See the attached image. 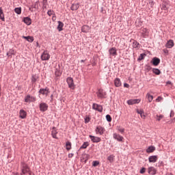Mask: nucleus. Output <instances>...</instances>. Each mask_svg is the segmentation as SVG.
Wrapping results in <instances>:
<instances>
[{
	"label": "nucleus",
	"instance_id": "obj_1",
	"mask_svg": "<svg viewBox=\"0 0 175 175\" xmlns=\"http://www.w3.org/2000/svg\"><path fill=\"white\" fill-rule=\"evenodd\" d=\"M66 83L68 85V88H70V90H75V88H76V85H75V81H73V78L68 77L66 79Z\"/></svg>",
	"mask_w": 175,
	"mask_h": 175
},
{
	"label": "nucleus",
	"instance_id": "obj_2",
	"mask_svg": "<svg viewBox=\"0 0 175 175\" xmlns=\"http://www.w3.org/2000/svg\"><path fill=\"white\" fill-rule=\"evenodd\" d=\"M41 59L42 61H49L50 59V54L44 51L41 55Z\"/></svg>",
	"mask_w": 175,
	"mask_h": 175
},
{
	"label": "nucleus",
	"instance_id": "obj_3",
	"mask_svg": "<svg viewBox=\"0 0 175 175\" xmlns=\"http://www.w3.org/2000/svg\"><path fill=\"white\" fill-rule=\"evenodd\" d=\"M35 100H36V98H35L31 95H27L25 98V102H26L27 103H31V102H35Z\"/></svg>",
	"mask_w": 175,
	"mask_h": 175
},
{
	"label": "nucleus",
	"instance_id": "obj_4",
	"mask_svg": "<svg viewBox=\"0 0 175 175\" xmlns=\"http://www.w3.org/2000/svg\"><path fill=\"white\" fill-rule=\"evenodd\" d=\"M92 109H94V110H97V111H100V113H102L103 111V107H102V105H99L95 103L93 104Z\"/></svg>",
	"mask_w": 175,
	"mask_h": 175
},
{
	"label": "nucleus",
	"instance_id": "obj_5",
	"mask_svg": "<svg viewBox=\"0 0 175 175\" xmlns=\"http://www.w3.org/2000/svg\"><path fill=\"white\" fill-rule=\"evenodd\" d=\"M49 109V105L46 103H41L40 104V111H46Z\"/></svg>",
	"mask_w": 175,
	"mask_h": 175
},
{
	"label": "nucleus",
	"instance_id": "obj_6",
	"mask_svg": "<svg viewBox=\"0 0 175 175\" xmlns=\"http://www.w3.org/2000/svg\"><path fill=\"white\" fill-rule=\"evenodd\" d=\"M39 92L42 95H45V96H47V95H49V94L50 93V91L49 90V88H46L45 89H40Z\"/></svg>",
	"mask_w": 175,
	"mask_h": 175
},
{
	"label": "nucleus",
	"instance_id": "obj_7",
	"mask_svg": "<svg viewBox=\"0 0 175 175\" xmlns=\"http://www.w3.org/2000/svg\"><path fill=\"white\" fill-rule=\"evenodd\" d=\"M89 137L91 139V140L93 143H99V142H100V140H102L100 139V137H99L90 135Z\"/></svg>",
	"mask_w": 175,
	"mask_h": 175
},
{
	"label": "nucleus",
	"instance_id": "obj_8",
	"mask_svg": "<svg viewBox=\"0 0 175 175\" xmlns=\"http://www.w3.org/2000/svg\"><path fill=\"white\" fill-rule=\"evenodd\" d=\"M109 55H111L112 57H116L117 55V49L116 48L113 47L109 49Z\"/></svg>",
	"mask_w": 175,
	"mask_h": 175
},
{
	"label": "nucleus",
	"instance_id": "obj_9",
	"mask_svg": "<svg viewBox=\"0 0 175 175\" xmlns=\"http://www.w3.org/2000/svg\"><path fill=\"white\" fill-rule=\"evenodd\" d=\"M127 103L130 105H136V103H140V99H130L127 100Z\"/></svg>",
	"mask_w": 175,
	"mask_h": 175
},
{
	"label": "nucleus",
	"instance_id": "obj_10",
	"mask_svg": "<svg viewBox=\"0 0 175 175\" xmlns=\"http://www.w3.org/2000/svg\"><path fill=\"white\" fill-rule=\"evenodd\" d=\"M113 139L118 140V142H122V140H124V137L120 135L119 134L113 133Z\"/></svg>",
	"mask_w": 175,
	"mask_h": 175
},
{
	"label": "nucleus",
	"instance_id": "obj_11",
	"mask_svg": "<svg viewBox=\"0 0 175 175\" xmlns=\"http://www.w3.org/2000/svg\"><path fill=\"white\" fill-rule=\"evenodd\" d=\"M27 173H29V174H31V171H29V167L28 166L25 165L22 169V173L21 174H27Z\"/></svg>",
	"mask_w": 175,
	"mask_h": 175
},
{
	"label": "nucleus",
	"instance_id": "obj_12",
	"mask_svg": "<svg viewBox=\"0 0 175 175\" xmlns=\"http://www.w3.org/2000/svg\"><path fill=\"white\" fill-rule=\"evenodd\" d=\"M58 133V131H57V129H55V127H53L52 131H51V136L53 137V139H58V137H57V135Z\"/></svg>",
	"mask_w": 175,
	"mask_h": 175
},
{
	"label": "nucleus",
	"instance_id": "obj_13",
	"mask_svg": "<svg viewBox=\"0 0 175 175\" xmlns=\"http://www.w3.org/2000/svg\"><path fill=\"white\" fill-rule=\"evenodd\" d=\"M160 62H161V59H159V58L158 57H154L152 61V63L154 66H158Z\"/></svg>",
	"mask_w": 175,
	"mask_h": 175
},
{
	"label": "nucleus",
	"instance_id": "obj_14",
	"mask_svg": "<svg viewBox=\"0 0 175 175\" xmlns=\"http://www.w3.org/2000/svg\"><path fill=\"white\" fill-rule=\"evenodd\" d=\"M91 29V27H90V26L88 25H83L81 28V31L84 33H88V32H90V30Z\"/></svg>",
	"mask_w": 175,
	"mask_h": 175
},
{
	"label": "nucleus",
	"instance_id": "obj_15",
	"mask_svg": "<svg viewBox=\"0 0 175 175\" xmlns=\"http://www.w3.org/2000/svg\"><path fill=\"white\" fill-rule=\"evenodd\" d=\"M148 173L152 175L157 174V170L154 167H150L148 169Z\"/></svg>",
	"mask_w": 175,
	"mask_h": 175
},
{
	"label": "nucleus",
	"instance_id": "obj_16",
	"mask_svg": "<svg viewBox=\"0 0 175 175\" xmlns=\"http://www.w3.org/2000/svg\"><path fill=\"white\" fill-rule=\"evenodd\" d=\"M173 46H174V42H173V40H170L165 44V47H167V49H172Z\"/></svg>",
	"mask_w": 175,
	"mask_h": 175
},
{
	"label": "nucleus",
	"instance_id": "obj_17",
	"mask_svg": "<svg viewBox=\"0 0 175 175\" xmlns=\"http://www.w3.org/2000/svg\"><path fill=\"white\" fill-rule=\"evenodd\" d=\"M148 161L149 162H152L153 163H155V162H157V161H158V157L157 156H150L148 158Z\"/></svg>",
	"mask_w": 175,
	"mask_h": 175
},
{
	"label": "nucleus",
	"instance_id": "obj_18",
	"mask_svg": "<svg viewBox=\"0 0 175 175\" xmlns=\"http://www.w3.org/2000/svg\"><path fill=\"white\" fill-rule=\"evenodd\" d=\"M137 113L140 115L141 118L144 120L146 118V114L144 113V111L142 109H137Z\"/></svg>",
	"mask_w": 175,
	"mask_h": 175
},
{
	"label": "nucleus",
	"instance_id": "obj_19",
	"mask_svg": "<svg viewBox=\"0 0 175 175\" xmlns=\"http://www.w3.org/2000/svg\"><path fill=\"white\" fill-rule=\"evenodd\" d=\"M105 95L106 92H103L102 90H98V92L97 93V96H98V98H105Z\"/></svg>",
	"mask_w": 175,
	"mask_h": 175
},
{
	"label": "nucleus",
	"instance_id": "obj_20",
	"mask_svg": "<svg viewBox=\"0 0 175 175\" xmlns=\"http://www.w3.org/2000/svg\"><path fill=\"white\" fill-rule=\"evenodd\" d=\"M20 118H25L27 117V112L24 111V109H21L19 112Z\"/></svg>",
	"mask_w": 175,
	"mask_h": 175
},
{
	"label": "nucleus",
	"instance_id": "obj_21",
	"mask_svg": "<svg viewBox=\"0 0 175 175\" xmlns=\"http://www.w3.org/2000/svg\"><path fill=\"white\" fill-rule=\"evenodd\" d=\"M96 132H98L100 135H102L105 132V128L99 126L96 128Z\"/></svg>",
	"mask_w": 175,
	"mask_h": 175
},
{
	"label": "nucleus",
	"instance_id": "obj_22",
	"mask_svg": "<svg viewBox=\"0 0 175 175\" xmlns=\"http://www.w3.org/2000/svg\"><path fill=\"white\" fill-rule=\"evenodd\" d=\"M58 26H57V29L59 31V32H61V31L64 30V23L61 22V21H58Z\"/></svg>",
	"mask_w": 175,
	"mask_h": 175
},
{
	"label": "nucleus",
	"instance_id": "obj_23",
	"mask_svg": "<svg viewBox=\"0 0 175 175\" xmlns=\"http://www.w3.org/2000/svg\"><path fill=\"white\" fill-rule=\"evenodd\" d=\"M23 39H25L26 40H27V42H30V43H32V42H33V37L32 36H23Z\"/></svg>",
	"mask_w": 175,
	"mask_h": 175
},
{
	"label": "nucleus",
	"instance_id": "obj_24",
	"mask_svg": "<svg viewBox=\"0 0 175 175\" xmlns=\"http://www.w3.org/2000/svg\"><path fill=\"white\" fill-rule=\"evenodd\" d=\"M114 85L116 87H121V80H120L118 78H116L114 81Z\"/></svg>",
	"mask_w": 175,
	"mask_h": 175
},
{
	"label": "nucleus",
	"instance_id": "obj_25",
	"mask_svg": "<svg viewBox=\"0 0 175 175\" xmlns=\"http://www.w3.org/2000/svg\"><path fill=\"white\" fill-rule=\"evenodd\" d=\"M162 10H165V12H167L169 10V5L166 3H164L162 4Z\"/></svg>",
	"mask_w": 175,
	"mask_h": 175
},
{
	"label": "nucleus",
	"instance_id": "obj_26",
	"mask_svg": "<svg viewBox=\"0 0 175 175\" xmlns=\"http://www.w3.org/2000/svg\"><path fill=\"white\" fill-rule=\"evenodd\" d=\"M0 20H2V21H5V15L3 14V10H2V8H0Z\"/></svg>",
	"mask_w": 175,
	"mask_h": 175
},
{
	"label": "nucleus",
	"instance_id": "obj_27",
	"mask_svg": "<svg viewBox=\"0 0 175 175\" xmlns=\"http://www.w3.org/2000/svg\"><path fill=\"white\" fill-rule=\"evenodd\" d=\"M146 98L148 99L149 103H151V102H152V99H154V96H152V95L150 94L149 93H147Z\"/></svg>",
	"mask_w": 175,
	"mask_h": 175
},
{
	"label": "nucleus",
	"instance_id": "obj_28",
	"mask_svg": "<svg viewBox=\"0 0 175 175\" xmlns=\"http://www.w3.org/2000/svg\"><path fill=\"white\" fill-rule=\"evenodd\" d=\"M79 6L80 5H79V3L72 4L71 5V10H73V11L77 10V9H79Z\"/></svg>",
	"mask_w": 175,
	"mask_h": 175
},
{
	"label": "nucleus",
	"instance_id": "obj_29",
	"mask_svg": "<svg viewBox=\"0 0 175 175\" xmlns=\"http://www.w3.org/2000/svg\"><path fill=\"white\" fill-rule=\"evenodd\" d=\"M154 151H155V147L154 146H149L146 150V152H148V154H150V152H154Z\"/></svg>",
	"mask_w": 175,
	"mask_h": 175
},
{
	"label": "nucleus",
	"instance_id": "obj_30",
	"mask_svg": "<svg viewBox=\"0 0 175 175\" xmlns=\"http://www.w3.org/2000/svg\"><path fill=\"white\" fill-rule=\"evenodd\" d=\"M117 131H118V132H120V133H124V132H125V129L122 128V126H118L116 127Z\"/></svg>",
	"mask_w": 175,
	"mask_h": 175
},
{
	"label": "nucleus",
	"instance_id": "obj_31",
	"mask_svg": "<svg viewBox=\"0 0 175 175\" xmlns=\"http://www.w3.org/2000/svg\"><path fill=\"white\" fill-rule=\"evenodd\" d=\"M24 23L27 24V25H31V18L28 17L25 18Z\"/></svg>",
	"mask_w": 175,
	"mask_h": 175
},
{
	"label": "nucleus",
	"instance_id": "obj_32",
	"mask_svg": "<svg viewBox=\"0 0 175 175\" xmlns=\"http://www.w3.org/2000/svg\"><path fill=\"white\" fill-rule=\"evenodd\" d=\"M66 150L69 151V150L72 149V143H70V142H67L66 143Z\"/></svg>",
	"mask_w": 175,
	"mask_h": 175
},
{
	"label": "nucleus",
	"instance_id": "obj_33",
	"mask_svg": "<svg viewBox=\"0 0 175 175\" xmlns=\"http://www.w3.org/2000/svg\"><path fill=\"white\" fill-rule=\"evenodd\" d=\"M142 33L144 36H147L148 35V30L146 28L142 29Z\"/></svg>",
	"mask_w": 175,
	"mask_h": 175
},
{
	"label": "nucleus",
	"instance_id": "obj_34",
	"mask_svg": "<svg viewBox=\"0 0 175 175\" xmlns=\"http://www.w3.org/2000/svg\"><path fill=\"white\" fill-rule=\"evenodd\" d=\"M107 161H109L111 163L114 162V155L111 154L107 157Z\"/></svg>",
	"mask_w": 175,
	"mask_h": 175
},
{
	"label": "nucleus",
	"instance_id": "obj_35",
	"mask_svg": "<svg viewBox=\"0 0 175 175\" xmlns=\"http://www.w3.org/2000/svg\"><path fill=\"white\" fill-rule=\"evenodd\" d=\"M14 12L16 14H21V8H16Z\"/></svg>",
	"mask_w": 175,
	"mask_h": 175
},
{
	"label": "nucleus",
	"instance_id": "obj_36",
	"mask_svg": "<svg viewBox=\"0 0 175 175\" xmlns=\"http://www.w3.org/2000/svg\"><path fill=\"white\" fill-rule=\"evenodd\" d=\"M152 72L154 75H161V70H159V69L153 68Z\"/></svg>",
	"mask_w": 175,
	"mask_h": 175
},
{
	"label": "nucleus",
	"instance_id": "obj_37",
	"mask_svg": "<svg viewBox=\"0 0 175 175\" xmlns=\"http://www.w3.org/2000/svg\"><path fill=\"white\" fill-rule=\"evenodd\" d=\"M90 146V144L88 143V142H84L83 144V145L81 146V148H87V147H88Z\"/></svg>",
	"mask_w": 175,
	"mask_h": 175
},
{
	"label": "nucleus",
	"instance_id": "obj_38",
	"mask_svg": "<svg viewBox=\"0 0 175 175\" xmlns=\"http://www.w3.org/2000/svg\"><path fill=\"white\" fill-rule=\"evenodd\" d=\"M138 46H139V42L137 41H133V49H137Z\"/></svg>",
	"mask_w": 175,
	"mask_h": 175
},
{
	"label": "nucleus",
	"instance_id": "obj_39",
	"mask_svg": "<svg viewBox=\"0 0 175 175\" xmlns=\"http://www.w3.org/2000/svg\"><path fill=\"white\" fill-rule=\"evenodd\" d=\"M55 75L57 77H59V76H61V71H59L58 69H56L55 71Z\"/></svg>",
	"mask_w": 175,
	"mask_h": 175
},
{
	"label": "nucleus",
	"instance_id": "obj_40",
	"mask_svg": "<svg viewBox=\"0 0 175 175\" xmlns=\"http://www.w3.org/2000/svg\"><path fill=\"white\" fill-rule=\"evenodd\" d=\"M37 80H38V77L36 75H33L31 79L32 83H36Z\"/></svg>",
	"mask_w": 175,
	"mask_h": 175
},
{
	"label": "nucleus",
	"instance_id": "obj_41",
	"mask_svg": "<svg viewBox=\"0 0 175 175\" xmlns=\"http://www.w3.org/2000/svg\"><path fill=\"white\" fill-rule=\"evenodd\" d=\"M156 117L157 121H161L163 118V115H157Z\"/></svg>",
	"mask_w": 175,
	"mask_h": 175
},
{
	"label": "nucleus",
	"instance_id": "obj_42",
	"mask_svg": "<svg viewBox=\"0 0 175 175\" xmlns=\"http://www.w3.org/2000/svg\"><path fill=\"white\" fill-rule=\"evenodd\" d=\"M106 118L108 122H111V116L110 115H107Z\"/></svg>",
	"mask_w": 175,
	"mask_h": 175
},
{
	"label": "nucleus",
	"instance_id": "obj_43",
	"mask_svg": "<svg viewBox=\"0 0 175 175\" xmlns=\"http://www.w3.org/2000/svg\"><path fill=\"white\" fill-rule=\"evenodd\" d=\"M139 173H141V174H143L144 173H146V168L142 167L139 172Z\"/></svg>",
	"mask_w": 175,
	"mask_h": 175
},
{
	"label": "nucleus",
	"instance_id": "obj_44",
	"mask_svg": "<svg viewBox=\"0 0 175 175\" xmlns=\"http://www.w3.org/2000/svg\"><path fill=\"white\" fill-rule=\"evenodd\" d=\"M53 13H54L53 11H52L51 10H49L47 12L48 16H52Z\"/></svg>",
	"mask_w": 175,
	"mask_h": 175
},
{
	"label": "nucleus",
	"instance_id": "obj_45",
	"mask_svg": "<svg viewBox=\"0 0 175 175\" xmlns=\"http://www.w3.org/2000/svg\"><path fill=\"white\" fill-rule=\"evenodd\" d=\"M98 165H99V161H93V166H98Z\"/></svg>",
	"mask_w": 175,
	"mask_h": 175
},
{
	"label": "nucleus",
	"instance_id": "obj_46",
	"mask_svg": "<svg viewBox=\"0 0 175 175\" xmlns=\"http://www.w3.org/2000/svg\"><path fill=\"white\" fill-rule=\"evenodd\" d=\"M162 100V97L161 96H159L157 99H156V101L157 102H161Z\"/></svg>",
	"mask_w": 175,
	"mask_h": 175
},
{
	"label": "nucleus",
	"instance_id": "obj_47",
	"mask_svg": "<svg viewBox=\"0 0 175 175\" xmlns=\"http://www.w3.org/2000/svg\"><path fill=\"white\" fill-rule=\"evenodd\" d=\"M85 124H88V122H90V118H85Z\"/></svg>",
	"mask_w": 175,
	"mask_h": 175
},
{
	"label": "nucleus",
	"instance_id": "obj_48",
	"mask_svg": "<svg viewBox=\"0 0 175 175\" xmlns=\"http://www.w3.org/2000/svg\"><path fill=\"white\" fill-rule=\"evenodd\" d=\"M144 59V57H143V54H141L140 56H139V57L138 58V60H139V61H142V59Z\"/></svg>",
	"mask_w": 175,
	"mask_h": 175
},
{
	"label": "nucleus",
	"instance_id": "obj_49",
	"mask_svg": "<svg viewBox=\"0 0 175 175\" xmlns=\"http://www.w3.org/2000/svg\"><path fill=\"white\" fill-rule=\"evenodd\" d=\"M10 53L14 55V54H16V51H14V50H11V51H10Z\"/></svg>",
	"mask_w": 175,
	"mask_h": 175
},
{
	"label": "nucleus",
	"instance_id": "obj_50",
	"mask_svg": "<svg viewBox=\"0 0 175 175\" xmlns=\"http://www.w3.org/2000/svg\"><path fill=\"white\" fill-rule=\"evenodd\" d=\"M124 87H125L126 88H129V84L124 83Z\"/></svg>",
	"mask_w": 175,
	"mask_h": 175
},
{
	"label": "nucleus",
	"instance_id": "obj_51",
	"mask_svg": "<svg viewBox=\"0 0 175 175\" xmlns=\"http://www.w3.org/2000/svg\"><path fill=\"white\" fill-rule=\"evenodd\" d=\"M163 51L165 54H167L169 53V51H167V49H163Z\"/></svg>",
	"mask_w": 175,
	"mask_h": 175
},
{
	"label": "nucleus",
	"instance_id": "obj_52",
	"mask_svg": "<svg viewBox=\"0 0 175 175\" xmlns=\"http://www.w3.org/2000/svg\"><path fill=\"white\" fill-rule=\"evenodd\" d=\"M73 157V154L72 153H70L68 154V158H72Z\"/></svg>",
	"mask_w": 175,
	"mask_h": 175
},
{
	"label": "nucleus",
	"instance_id": "obj_53",
	"mask_svg": "<svg viewBox=\"0 0 175 175\" xmlns=\"http://www.w3.org/2000/svg\"><path fill=\"white\" fill-rule=\"evenodd\" d=\"M149 4H150L151 6H154V1L149 2Z\"/></svg>",
	"mask_w": 175,
	"mask_h": 175
},
{
	"label": "nucleus",
	"instance_id": "obj_54",
	"mask_svg": "<svg viewBox=\"0 0 175 175\" xmlns=\"http://www.w3.org/2000/svg\"><path fill=\"white\" fill-rule=\"evenodd\" d=\"M52 20L54 21L55 20V15L54 14V16L52 18Z\"/></svg>",
	"mask_w": 175,
	"mask_h": 175
},
{
	"label": "nucleus",
	"instance_id": "obj_55",
	"mask_svg": "<svg viewBox=\"0 0 175 175\" xmlns=\"http://www.w3.org/2000/svg\"><path fill=\"white\" fill-rule=\"evenodd\" d=\"M167 84H172V82H171L170 81H168L167 82Z\"/></svg>",
	"mask_w": 175,
	"mask_h": 175
},
{
	"label": "nucleus",
	"instance_id": "obj_56",
	"mask_svg": "<svg viewBox=\"0 0 175 175\" xmlns=\"http://www.w3.org/2000/svg\"><path fill=\"white\" fill-rule=\"evenodd\" d=\"M166 175H173L172 173H167Z\"/></svg>",
	"mask_w": 175,
	"mask_h": 175
},
{
	"label": "nucleus",
	"instance_id": "obj_57",
	"mask_svg": "<svg viewBox=\"0 0 175 175\" xmlns=\"http://www.w3.org/2000/svg\"><path fill=\"white\" fill-rule=\"evenodd\" d=\"M1 85H0V96H1Z\"/></svg>",
	"mask_w": 175,
	"mask_h": 175
},
{
	"label": "nucleus",
	"instance_id": "obj_58",
	"mask_svg": "<svg viewBox=\"0 0 175 175\" xmlns=\"http://www.w3.org/2000/svg\"><path fill=\"white\" fill-rule=\"evenodd\" d=\"M7 55H9V53H7Z\"/></svg>",
	"mask_w": 175,
	"mask_h": 175
},
{
	"label": "nucleus",
	"instance_id": "obj_59",
	"mask_svg": "<svg viewBox=\"0 0 175 175\" xmlns=\"http://www.w3.org/2000/svg\"><path fill=\"white\" fill-rule=\"evenodd\" d=\"M81 62H84V61H83V60H81Z\"/></svg>",
	"mask_w": 175,
	"mask_h": 175
}]
</instances>
